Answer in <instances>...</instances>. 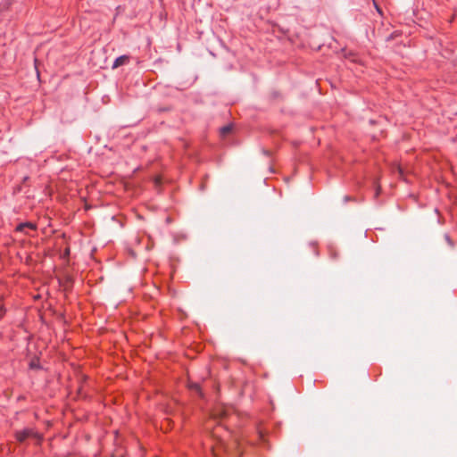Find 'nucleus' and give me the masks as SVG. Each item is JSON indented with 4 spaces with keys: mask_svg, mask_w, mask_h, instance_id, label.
Masks as SVG:
<instances>
[{
    "mask_svg": "<svg viewBox=\"0 0 457 457\" xmlns=\"http://www.w3.org/2000/svg\"><path fill=\"white\" fill-rule=\"evenodd\" d=\"M29 437H37L41 439L39 434L34 431L32 428H24L23 430L17 431L15 433V438L20 443H23Z\"/></svg>",
    "mask_w": 457,
    "mask_h": 457,
    "instance_id": "nucleus-1",
    "label": "nucleus"
},
{
    "mask_svg": "<svg viewBox=\"0 0 457 457\" xmlns=\"http://www.w3.org/2000/svg\"><path fill=\"white\" fill-rule=\"evenodd\" d=\"M28 229L36 231L37 229V226L36 223L31 222V221L21 222L16 226L14 231L23 233L24 235L29 236Z\"/></svg>",
    "mask_w": 457,
    "mask_h": 457,
    "instance_id": "nucleus-2",
    "label": "nucleus"
},
{
    "mask_svg": "<svg viewBox=\"0 0 457 457\" xmlns=\"http://www.w3.org/2000/svg\"><path fill=\"white\" fill-rule=\"evenodd\" d=\"M187 388L192 394L198 396L199 398H201V399L204 398V394L201 385L199 383L188 381Z\"/></svg>",
    "mask_w": 457,
    "mask_h": 457,
    "instance_id": "nucleus-3",
    "label": "nucleus"
},
{
    "mask_svg": "<svg viewBox=\"0 0 457 457\" xmlns=\"http://www.w3.org/2000/svg\"><path fill=\"white\" fill-rule=\"evenodd\" d=\"M130 59H131V57L129 54H123V55L117 57L112 63V69H116L120 66L129 64L130 62Z\"/></svg>",
    "mask_w": 457,
    "mask_h": 457,
    "instance_id": "nucleus-4",
    "label": "nucleus"
},
{
    "mask_svg": "<svg viewBox=\"0 0 457 457\" xmlns=\"http://www.w3.org/2000/svg\"><path fill=\"white\" fill-rule=\"evenodd\" d=\"M233 130V125L228 124L220 129V134L221 137H227Z\"/></svg>",
    "mask_w": 457,
    "mask_h": 457,
    "instance_id": "nucleus-5",
    "label": "nucleus"
},
{
    "mask_svg": "<svg viewBox=\"0 0 457 457\" xmlns=\"http://www.w3.org/2000/svg\"><path fill=\"white\" fill-rule=\"evenodd\" d=\"M29 368L31 370H40L42 369L41 365L39 364L38 362V359H33L30 362H29Z\"/></svg>",
    "mask_w": 457,
    "mask_h": 457,
    "instance_id": "nucleus-6",
    "label": "nucleus"
},
{
    "mask_svg": "<svg viewBox=\"0 0 457 457\" xmlns=\"http://www.w3.org/2000/svg\"><path fill=\"white\" fill-rule=\"evenodd\" d=\"M162 178L160 176L154 177V184L155 188H159L162 186Z\"/></svg>",
    "mask_w": 457,
    "mask_h": 457,
    "instance_id": "nucleus-7",
    "label": "nucleus"
},
{
    "mask_svg": "<svg viewBox=\"0 0 457 457\" xmlns=\"http://www.w3.org/2000/svg\"><path fill=\"white\" fill-rule=\"evenodd\" d=\"M270 98H271V99H273V100H276V99L281 98V94H280V92L276 91V90L272 91V92L270 93Z\"/></svg>",
    "mask_w": 457,
    "mask_h": 457,
    "instance_id": "nucleus-8",
    "label": "nucleus"
},
{
    "mask_svg": "<svg viewBox=\"0 0 457 457\" xmlns=\"http://www.w3.org/2000/svg\"><path fill=\"white\" fill-rule=\"evenodd\" d=\"M445 241L447 242V244H448L451 247H453L454 243H453V241L452 240V238H451V237L449 236V234H445Z\"/></svg>",
    "mask_w": 457,
    "mask_h": 457,
    "instance_id": "nucleus-9",
    "label": "nucleus"
},
{
    "mask_svg": "<svg viewBox=\"0 0 457 457\" xmlns=\"http://www.w3.org/2000/svg\"><path fill=\"white\" fill-rule=\"evenodd\" d=\"M329 255L332 259H337L338 257V253L333 249V248H330L329 249Z\"/></svg>",
    "mask_w": 457,
    "mask_h": 457,
    "instance_id": "nucleus-10",
    "label": "nucleus"
},
{
    "mask_svg": "<svg viewBox=\"0 0 457 457\" xmlns=\"http://www.w3.org/2000/svg\"><path fill=\"white\" fill-rule=\"evenodd\" d=\"M349 201H354V202H356V199H355L354 197H353V196L345 195V196L344 197V202H345V203H347V202H349Z\"/></svg>",
    "mask_w": 457,
    "mask_h": 457,
    "instance_id": "nucleus-11",
    "label": "nucleus"
},
{
    "mask_svg": "<svg viewBox=\"0 0 457 457\" xmlns=\"http://www.w3.org/2000/svg\"><path fill=\"white\" fill-rule=\"evenodd\" d=\"M34 62H35V69H36V71H37V77L39 79V71H38V69H37V58H35V61H34Z\"/></svg>",
    "mask_w": 457,
    "mask_h": 457,
    "instance_id": "nucleus-12",
    "label": "nucleus"
},
{
    "mask_svg": "<svg viewBox=\"0 0 457 457\" xmlns=\"http://www.w3.org/2000/svg\"><path fill=\"white\" fill-rule=\"evenodd\" d=\"M379 193H380V187H379V186H378V187H377V188H376V194H375V196H376V197H378V195H379Z\"/></svg>",
    "mask_w": 457,
    "mask_h": 457,
    "instance_id": "nucleus-13",
    "label": "nucleus"
},
{
    "mask_svg": "<svg viewBox=\"0 0 457 457\" xmlns=\"http://www.w3.org/2000/svg\"><path fill=\"white\" fill-rule=\"evenodd\" d=\"M64 255L69 256L70 255V248H66L64 251Z\"/></svg>",
    "mask_w": 457,
    "mask_h": 457,
    "instance_id": "nucleus-14",
    "label": "nucleus"
},
{
    "mask_svg": "<svg viewBox=\"0 0 457 457\" xmlns=\"http://www.w3.org/2000/svg\"><path fill=\"white\" fill-rule=\"evenodd\" d=\"M374 5H375L376 9L378 10V12H381L380 8L378 7V5L375 2H374Z\"/></svg>",
    "mask_w": 457,
    "mask_h": 457,
    "instance_id": "nucleus-15",
    "label": "nucleus"
},
{
    "mask_svg": "<svg viewBox=\"0 0 457 457\" xmlns=\"http://www.w3.org/2000/svg\"><path fill=\"white\" fill-rule=\"evenodd\" d=\"M258 433H259V435H260V437H261L262 439H263V436H263L262 432L261 430H259V431H258Z\"/></svg>",
    "mask_w": 457,
    "mask_h": 457,
    "instance_id": "nucleus-16",
    "label": "nucleus"
}]
</instances>
